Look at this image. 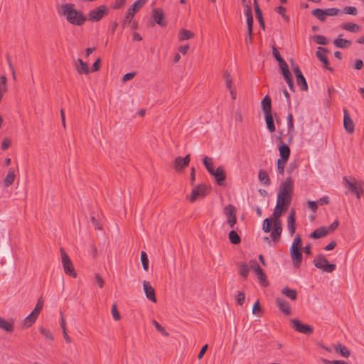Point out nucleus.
<instances>
[{"label":"nucleus","mask_w":364,"mask_h":364,"mask_svg":"<svg viewBox=\"0 0 364 364\" xmlns=\"http://www.w3.org/2000/svg\"><path fill=\"white\" fill-rule=\"evenodd\" d=\"M335 350L339 353L343 357L348 358L350 355V351L348 349L341 344H337L334 346Z\"/></svg>","instance_id":"nucleus-34"},{"label":"nucleus","mask_w":364,"mask_h":364,"mask_svg":"<svg viewBox=\"0 0 364 364\" xmlns=\"http://www.w3.org/2000/svg\"><path fill=\"white\" fill-rule=\"evenodd\" d=\"M318 202H315V201H309L308 205H309V208L314 212H315L317 209V207H318Z\"/></svg>","instance_id":"nucleus-63"},{"label":"nucleus","mask_w":364,"mask_h":364,"mask_svg":"<svg viewBox=\"0 0 364 364\" xmlns=\"http://www.w3.org/2000/svg\"><path fill=\"white\" fill-rule=\"evenodd\" d=\"M108 13V8L105 5H101L99 7L92 10L89 13L90 20L93 21H99L104 16Z\"/></svg>","instance_id":"nucleus-9"},{"label":"nucleus","mask_w":364,"mask_h":364,"mask_svg":"<svg viewBox=\"0 0 364 364\" xmlns=\"http://www.w3.org/2000/svg\"><path fill=\"white\" fill-rule=\"evenodd\" d=\"M291 63L292 70H293L294 73L295 74L296 77L301 75L302 73H301L299 66L297 65L294 64L292 60L291 61Z\"/></svg>","instance_id":"nucleus-57"},{"label":"nucleus","mask_w":364,"mask_h":364,"mask_svg":"<svg viewBox=\"0 0 364 364\" xmlns=\"http://www.w3.org/2000/svg\"><path fill=\"white\" fill-rule=\"evenodd\" d=\"M236 299L240 304H242L245 300V294L242 292H238Z\"/></svg>","instance_id":"nucleus-64"},{"label":"nucleus","mask_w":364,"mask_h":364,"mask_svg":"<svg viewBox=\"0 0 364 364\" xmlns=\"http://www.w3.org/2000/svg\"><path fill=\"white\" fill-rule=\"evenodd\" d=\"M314 262L316 267L322 269L327 272H331L336 268L334 264L328 263L327 259L322 256L315 258Z\"/></svg>","instance_id":"nucleus-10"},{"label":"nucleus","mask_w":364,"mask_h":364,"mask_svg":"<svg viewBox=\"0 0 364 364\" xmlns=\"http://www.w3.org/2000/svg\"><path fill=\"white\" fill-rule=\"evenodd\" d=\"M289 89L291 90H294V84H293V81H292V79H291V76H286V77H284Z\"/></svg>","instance_id":"nucleus-61"},{"label":"nucleus","mask_w":364,"mask_h":364,"mask_svg":"<svg viewBox=\"0 0 364 364\" xmlns=\"http://www.w3.org/2000/svg\"><path fill=\"white\" fill-rule=\"evenodd\" d=\"M146 1V0L136 1L132 7L128 10L124 19V23H130L134 18L135 13L137 12L144 6Z\"/></svg>","instance_id":"nucleus-11"},{"label":"nucleus","mask_w":364,"mask_h":364,"mask_svg":"<svg viewBox=\"0 0 364 364\" xmlns=\"http://www.w3.org/2000/svg\"><path fill=\"white\" fill-rule=\"evenodd\" d=\"M287 229L292 236L295 232V213L292 211L287 218Z\"/></svg>","instance_id":"nucleus-25"},{"label":"nucleus","mask_w":364,"mask_h":364,"mask_svg":"<svg viewBox=\"0 0 364 364\" xmlns=\"http://www.w3.org/2000/svg\"><path fill=\"white\" fill-rule=\"evenodd\" d=\"M141 261L142 263L143 268L145 271L148 270L149 265V259L147 257V255L145 252H141Z\"/></svg>","instance_id":"nucleus-46"},{"label":"nucleus","mask_w":364,"mask_h":364,"mask_svg":"<svg viewBox=\"0 0 364 364\" xmlns=\"http://www.w3.org/2000/svg\"><path fill=\"white\" fill-rule=\"evenodd\" d=\"M250 266L251 269L255 272L257 279L259 280L260 283L262 285H265L266 279L262 269L259 267V264L255 260H252L250 262Z\"/></svg>","instance_id":"nucleus-14"},{"label":"nucleus","mask_w":364,"mask_h":364,"mask_svg":"<svg viewBox=\"0 0 364 364\" xmlns=\"http://www.w3.org/2000/svg\"><path fill=\"white\" fill-rule=\"evenodd\" d=\"M255 1V12H256V17L257 18L259 23H262V12L259 8V6L257 3V0H254Z\"/></svg>","instance_id":"nucleus-53"},{"label":"nucleus","mask_w":364,"mask_h":364,"mask_svg":"<svg viewBox=\"0 0 364 364\" xmlns=\"http://www.w3.org/2000/svg\"><path fill=\"white\" fill-rule=\"evenodd\" d=\"M111 312H112V317L115 321H119L121 318L120 314L117 310L116 304H114L112 305Z\"/></svg>","instance_id":"nucleus-48"},{"label":"nucleus","mask_w":364,"mask_h":364,"mask_svg":"<svg viewBox=\"0 0 364 364\" xmlns=\"http://www.w3.org/2000/svg\"><path fill=\"white\" fill-rule=\"evenodd\" d=\"M43 302L44 301H43V298H40L38 300L37 304H36L34 309L33 310V311L36 312V314H38L39 315V313L41 312V311L43 309Z\"/></svg>","instance_id":"nucleus-52"},{"label":"nucleus","mask_w":364,"mask_h":364,"mask_svg":"<svg viewBox=\"0 0 364 364\" xmlns=\"http://www.w3.org/2000/svg\"><path fill=\"white\" fill-rule=\"evenodd\" d=\"M328 230L325 227H321L316 230L312 234L311 237L315 239L323 237L327 235Z\"/></svg>","instance_id":"nucleus-33"},{"label":"nucleus","mask_w":364,"mask_h":364,"mask_svg":"<svg viewBox=\"0 0 364 364\" xmlns=\"http://www.w3.org/2000/svg\"><path fill=\"white\" fill-rule=\"evenodd\" d=\"M292 324V327L297 331L304 333V334H310L313 331V328L306 324H304L301 323L297 319H293L291 321Z\"/></svg>","instance_id":"nucleus-13"},{"label":"nucleus","mask_w":364,"mask_h":364,"mask_svg":"<svg viewBox=\"0 0 364 364\" xmlns=\"http://www.w3.org/2000/svg\"><path fill=\"white\" fill-rule=\"evenodd\" d=\"M282 293L293 301L296 299L297 294L296 291L294 289L285 287L282 290Z\"/></svg>","instance_id":"nucleus-36"},{"label":"nucleus","mask_w":364,"mask_h":364,"mask_svg":"<svg viewBox=\"0 0 364 364\" xmlns=\"http://www.w3.org/2000/svg\"><path fill=\"white\" fill-rule=\"evenodd\" d=\"M343 181L344 186L353 194L355 195L357 198H360L363 194V188L361 182L358 181L355 178L348 179L346 177L343 178Z\"/></svg>","instance_id":"nucleus-5"},{"label":"nucleus","mask_w":364,"mask_h":364,"mask_svg":"<svg viewBox=\"0 0 364 364\" xmlns=\"http://www.w3.org/2000/svg\"><path fill=\"white\" fill-rule=\"evenodd\" d=\"M294 180L291 177H287L279 186L277 201L289 205L294 192Z\"/></svg>","instance_id":"nucleus-1"},{"label":"nucleus","mask_w":364,"mask_h":364,"mask_svg":"<svg viewBox=\"0 0 364 364\" xmlns=\"http://www.w3.org/2000/svg\"><path fill=\"white\" fill-rule=\"evenodd\" d=\"M258 178L260 182L264 183V185H269V178L267 175V173L264 170H260L259 171L258 174Z\"/></svg>","instance_id":"nucleus-38"},{"label":"nucleus","mask_w":364,"mask_h":364,"mask_svg":"<svg viewBox=\"0 0 364 364\" xmlns=\"http://www.w3.org/2000/svg\"><path fill=\"white\" fill-rule=\"evenodd\" d=\"M142 284L146 297L153 302H156L154 289L151 287L149 282L144 280Z\"/></svg>","instance_id":"nucleus-15"},{"label":"nucleus","mask_w":364,"mask_h":364,"mask_svg":"<svg viewBox=\"0 0 364 364\" xmlns=\"http://www.w3.org/2000/svg\"><path fill=\"white\" fill-rule=\"evenodd\" d=\"M314 40L319 45H326L328 43V40L323 36H315Z\"/></svg>","instance_id":"nucleus-49"},{"label":"nucleus","mask_w":364,"mask_h":364,"mask_svg":"<svg viewBox=\"0 0 364 364\" xmlns=\"http://www.w3.org/2000/svg\"><path fill=\"white\" fill-rule=\"evenodd\" d=\"M312 14L320 19L321 21H323L326 19V14L325 10L321 9H314L312 11Z\"/></svg>","instance_id":"nucleus-40"},{"label":"nucleus","mask_w":364,"mask_h":364,"mask_svg":"<svg viewBox=\"0 0 364 364\" xmlns=\"http://www.w3.org/2000/svg\"><path fill=\"white\" fill-rule=\"evenodd\" d=\"M261 105H262V111H263L264 115L272 114L271 99L268 96H266L263 99V100L262 101Z\"/></svg>","instance_id":"nucleus-28"},{"label":"nucleus","mask_w":364,"mask_h":364,"mask_svg":"<svg viewBox=\"0 0 364 364\" xmlns=\"http://www.w3.org/2000/svg\"><path fill=\"white\" fill-rule=\"evenodd\" d=\"M135 73H129L123 76L122 81L127 82L128 80H130L135 76Z\"/></svg>","instance_id":"nucleus-60"},{"label":"nucleus","mask_w":364,"mask_h":364,"mask_svg":"<svg viewBox=\"0 0 364 364\" xmlns=\"http://www.w3.org/2000/svg\"><path fill=\"white\" fill-rule=\"evenodd\" d=\"M75 67L77 73H79L80 74L87 75L90 73L88 65L86 63H84L80 58H78L75 60Z\"/></svg>","instance_id":"nucleus-18"},{"label":"nucleus","mask_w":364,"mask_h":364,"mask_svg":"<svg viewBox=\"0 0 364 364\" xmlns=\"http://www.w3.org/2000/svg\"><path fill=\"white\" fill-rule=\"evenodd\" d=\"M229 239L233 244H238L240 242V238L235 230H232L229 233Z\"/></svg>","instance_id":"nucleus-45"},{"label":"nucleus","mask_w":364,"mask_h":364,"mask_svg":"<svg viewBox=\"0 0 364 364\" xmlns=\"http://www.w3.org/2000/svg\"><path fill=\"white\" fill-rule=\"evenodd\" d=\"M224 214L226 218L227 224L230 228L234 229L237 221L236 210L235 207L232 205H228L224 209Z\"/></svg>","instance_id":"nucleus-8"},{"label":"nucleus","mask_w":364,"mask_h":364,"mask_svg":"<svg viewBox=\"0 0 364 364\" xmlns=\"http://www.w3.org/2000/svg\"><path fill=\"white\" fill-rule=\"evenodd\" d=\"M347 14L355 16L357 14V9L353 6H347L344 9Z\"/></svg>","instance_id":"nucleus-55"},{"label":"nucleus","mask_w":364,"mask_h":364,"mask_svg":"<svg viewBox=\"0 0 364 364\" xmlns=\"http://www.w3.org/2000/svg\"><path fill=\"white\" fill-rule=\"evenodd\" d=\"M164 16V14L162 9H154L152 11V18H154V21L161 26H165L164 22L163 21V18Z\"/></svg>","instance_id":"nucleus-21"},{"label":"nucleus","mask_w":364,"mask_h":364,"mask_svg":"<svg viewBox=\"0 0 364 364\" xmlns=\"http://www.w3.org/2000/svg\"><path fill=\"white\" fill-rule=\"evenodd\" d=\"M289 252L294 267H299L302 260V242L299 235L294 237Z\"/></svg>","instance_id":"nucleus-4"},{"label":"nucleus","mask_w":364,"mask_h":364,"mask_svg":"<svg viewBox=\"0 0 364 364\" xmlns=\"http://www.w3.org/2000/svg\"><path fill=\"white\" fill-rule=\"evenodd\" d=\"M262 230L264 232H271V237L277 241L282 232V220H270L264 219L262 223Z\"/></svg>","instance_id":"nucleus-3"},{"label":"nucleus","mask_w":364,"mask_h":364,"mask_svg":"<svg viewBox=\"0 0 364 364\" xmlns=\"http://www.w3.org/2000/svg\"><path fill=\"white\" fill-rule=\"evenodd\" d=\"M296 77V82L298 85H299L303 90H307L308 86L306 81V79L304 78V75L301 74Z\"/></svg>","instance_id":"nucleus-41"},{"label":"nucleus","mask_w":364,"mask_h":364,"mask_svg":"<svg viewBox=\"0 0 364 364\" xmlns=\"http://www.w3.org/2000/svg\"><path fill=\"white\" fill-rule=\"evenodd\" d=\"M60 325L63 331V336L65 341L68 343H70L72 342V338L68 336L66 326H65V320L64 318V316L63 313H60Z\"/></svg>","instance_id":"nucleus-26"},{"label":"nucleus","mask_w":364,"mask_h":364,"mask_svg":"<svg viewBox=\"0 0 364 364\" xmlns=\"http://www.w3.org/2000/svg\"><path fill=\"white\" fill-rule=\"evenodd\" d=\"M326 16H336L339 13V9L336 8L327 9L325 10Z\"/></svg>","instance_id":"nucleus-56"},{"label":"nucleus","mask_w":364,"mask_h":364,"mask_svg":"<svg viewBox=\"0 0 364 364\" xmlns=\"http://www.w3.org/2000/svg\"><path fill=\"white\" fill-rule=\"evenodd\" d=\"M289 205L288 204L277 201L272 215L267 219L270 220H281L282 214L287 210Z\"/></svg>","instance_id":"nucleus-12"},{"label":"nucleus","mask_w":364,"mask_h":364,"mask_svg":"<svg viewBox=\"0 0 364 364\" xmlns=\"http://www.w3.org/2000/svg\"><path fill=\"white\" fill-rule=\"evenodd\" d=\"M60 13L65 16L70 23L77 26L82 25L85 20L82 14L71 4H63L60 6Z\"/></svg>","instance_id":"nucleus-2"},{"label":"nucleus","mask_w":364,"mask_h":364,"mask_svg":"<svg viewBox=\"0 0 364 364\" xmlns=\"http://www.w3.org/2000/svg\"><path fill=\"white\" fill-rule=\"evenodd\" d=\"M343 126L346 131L348 133H353L354 131V123L346 109L343 110Z\"/></svg>","instance_id":"nucleus-16"},{"label":"nucleus","mask_w":364,"mask_h":364,"mask_svg":"<svg viewBox=\"0 0 364 364\" xmlns=\"http://www.w3.org/2000/svg\"><path fill=\"white\" fill-rule=\"evenodd\" d=\"M15 177H16L15 170L14 168H10L9 170V172H8L6 176L4 179V186H11L14 183V181L15 180Z\"/></svg>","instance_id":"nucleus-29"},{"label":"nucleus","mask_w":364,"mask_h":364,"mask_svg":"<svg viewBox=\"0 0 364 364\" xmlns=\"http://www.w3.org/2000/svg\"><path fill=\"white\" fill-rule=\"evenodd\" d=\"M327 52H328V50L326 48H324L322 47H318V50L316 53V55L317 58L319 59V60L323 63L324 67L326 69H330L328 59L326 57V55L323 54V53H327Z\"/></svg>","instance_id":"nucleus-23"},{"label":"nucleus","mask_w":364,"mask_h":364,"mask_svg":"<svg viewBox=\"0 0 364 364\" xmlns=\"http://www.w3.org/2000/svg\"><path fill=\"white\" fill-rule=\"evenodd\" d=\"M38 316V314L32 311L31 313L23 320V326L26 328L31 326L36 322Z\"/></svg>","instance_id":"nucleus-27"},{"label":"nucleus","mask_w":364,"mask_h":364,"mask_svg":"<svg viewBox=\"0 0 364 364\" xmlns=\"http://www.w3.org/2000/svg\"><path fill=\"white\" fill-rule=\"evenodd\" d=\"M0 328L7 332H11L14 330L13 322L0 317Z\"/></svg>","instance_id":"nucleus-31"},{"label":"nucleus","mask_w":364,"mask_h":364,"mask_svg":"<svg viewBox=\"0 0 364 364\" xmlns=\"http://www.w3.org/2000/svg\"><path fill=\"white\" fill-rule=\"evenodd\" d=\"M287 125H288V132L289 134V138L291 139L293 137L294 122H287Z\"/></svg>","instance_id":"nucleus-62"},{"label":"nucleus","mask_w":364,"mask_h":364,"mask_svg":"<svg viewBox=\"0 0 364 364\" xmlns=\"http://www.w3.org/2000/svg\"><path fill=\"white\" fill-rule=\"evenodd\" d=\"M203 164L209 173L213 172V169H215L213 167V160L211 158L205 156L203 159Z\"/></svg>","instance_id":"nucleus-43"},{"label":"nucleus","mask_w":364,"mask_h":364,"mask_svg":"<svg viewBox=\"0 0 364 364\" xmlns=\"http://www.w3.org/2000/svg\"><path fill=\"white\" fill-rule=\"evenodd\" d=\"M194 37V33L187 29L182 28L178 31V38L179 41H183L191 39Z\"/></svg>","instance_id":"nucleus-24"},{"label":"nucleus","mask_w":364,"mask_h":364,"mask_svg":"<svg viewBox=\"0 0 364 364\" xmlns=\"http://www.w3.org/2000/svg\"><path fill=\"white\" fill-rule=\"evenodd\" d=\"M264 119H265L267 129L270 132H274L275 131V126L274 124L272 114L264 115Z\"/></svg>","instance_id":"nucleus-32"},{"label":"nucleus","mask_w":364,"mask_h":364,"mask_svg":"<svg viewBox=\"0 0 364 364\" xmlns=\"http://www.w3.org/2000/svg\"><path fill=\"white\" fill-rule=\"evenodd\" d=\"M280 156V160L288 161L290 155V149L284 143L282 142L279 144L278 147Z\"/></svg>","instance_id":"nucleus-20"},{"label":"nucleus","mask_w":364,"mask_h":364,"mask_svg":"<svg viewBox=\"0 0 364 364\" xmlns=\"http://www.w3.org/2000/svg\"><path fill=\"white\" fill-rule=\"evenodd\" d=\"M245 15L247 17V32L249 33H252V24H253V18L252 15V9H244Z\"/></svg>","instance_id":"nucleus-30"},{"label":"nucleus","mask_w":364,"mask_h":364,"mask_svg":"<svg viewBox=\"0 0 364 364\" xmlns=\"http://www.w3.org/2000/svg\"><path fill=\"white\" fill-rule=\"evenodd\" d=\"M287 161L277 159V171L282 175L284 174V168H285Z\"/></svg>","instance_id":"nucleus-47"},{"label":"nucleus","mask_w":364,"mask_h":364,"mask_svg":"<svg viewBox=\"0 0 364 364\" xmlns=\"http://www.w3.org/2000/svg\"><path fill=\"white\" fill-rule=\"evenodd\" d=\"M279 68L282 70V75L284 77H286V76H291V73L288 68V65L284 60H280V63H279Z\"/></svg>","instance_id":"nucleus-39"},{"label":"nucleus","mask_w":364,"mask_h":364,"mask_svg":"<svg viewBox=\"0 0 364 364\" xmlns=\"http://www.w3.org/2000/svg\"><path fill=\"white\" fill-rule=\"evenodd\" d=\"M276 11L280 14L282 18L286 21H289V18L288 16L286 15V9L283 6H278L277 8H276Z\"/></svg>","instance_id":"nucleus-50"},{"label":"nucleus","mask_w":364,"mask_h":364,"mask_svg":"<svg viewBox=\"0 0 364 364\" xmlns=\"http://www.w3.org/2000/svg\"><path fill=\"white\" fill-rule=\"evenodd\" d=\"M342 28L350 32H357L360 30V26L353 23H345L342 24Z\"/></svg>","instance_id":"nucleus-35"},{"label":"nucleus","mask_w":364,"mask_h":364,"mask_svg":"<svg viewBox=\"0 0 364 364\" xmlns=\"http://www.w3.org/2000/svg\"><path fill=\"white\" fill-rule=\"evenodd\" d=\"M249 273V269L245 264H242L240 269V274L242 277H246Z\"/></svg>","instance_id":"nucleus-54"},{"label":"nucleus","mask_w":364,"mask_h":364,"mask_svg":"<svg viewBox=\"0 0 364 364\" xmlns=\"http://www.w3.org/2000/svg\"><path fill=\"white\" fill-rule=\"evenodd\" d=\"M252 314L257 317L262 316V309L259 304V301H257L255 303V304L252 307Z\"/></svg>","instance_id":"nucleus-42"},{"label":"nucleus","mask_w":364,"mask_h":364,"mask_svg":"<svg viewBox=\"0 0 364 364\" xmlns=\"http://www.w3.org/2000/svg\"><path fill=\"white\" fill-rule=\"evenodd\" d=\"M60 254L62 264L65 273L74 278L77 277V273L75 271L73 262L63 248L60 249Z\"/></svg>","instance_id":"nucleus-6"},{"label":"nucleus","mask_w":364,"mask_h":364,"mask_svg":"<svg viewBox=\"0 0 364 364\" xmlns=\"http://www.w3.org/2000/svg\"><path fill=\"white\" fill-rule=\"evenodd\" d=\"M225 83H226V86L228 87V89H232V79L230 78V76L228 73H225Z\"/></svg>","instance_id":"nucleus-59"},{"label":"nucleus","mask_w":364,"mask_h":364,"mask_svg":"<svg viewBox=\"0 0 364 364\" xmlns=\"http://www.w3.org/2000/svg\"><path fill=\"white\" fill-rule=\"evenodd\" d=\"M39 331L46 338L50 340V341H53L54 339V336H53V333L49 330L45 328L43 326H40Z\"/></svg>","instance_id":"nucleus-44"},{"label":"nucleus","mask_w":364,"mask_h":364,"mask_svg":"<svg viewBox=\"0 0 364 364\" xmlns=\"http://www.w3.org/2000/svg\"><path fill=\"white\" fill-rule=\"evenodd\" d=\"M152 323L159 332L165 336H168V333L165 331L164 328L161 326L157 321H153Z\"/></svg>","instance_id":"nucleus-51"},{"label":"nucleus","mask_w":364,"mask_h":364,"mask_svg":"<svg viewBox=\"0 0 364 364\" xmlns=\"http://www.w3.org/2000/svg\"><path fill=\"white\" fill-rule=\"evenodd\" d=\"M334 45L336 47L344 48L350 46L351 45V42L350 41L338 38L334 41Z\"/></svg>","instance_id":"nucleus-37"},{"label":"nucleus","mask_w":364,"mask_h":364,"mask_svg":"<svg viewBox=\"0 0 364 364\" xmlns=\"http://www.w3.org/2000/svg\"><path fill=\"white\" fill-rule=\"evenodd\" d=\"M0 88L1 90L6 91V77L5 76H1L0 77Z\"/></svg>","instance_id":"nucleus-58"},{"label":"nucleus","mask_w":364,"mask_h":364,"mask_svg":"<svg viewBox=\"0 0 364 364\" xmlns=\"http://www.w3.org/2000/svg\"><path fill=\"white\" fill-rule=\"evenodd\" d=\"M190 156L187 155L186 157H177L175 159L174 166L177 171H180L189 164Z\"/></svg>","instance_id":"nucleus-22"},{"label":"nucleus","mask_w":364,"mask_h":364,"mask_svg":"<svg viewBox=\"0 0 364 364\" xmlns=\"http://www.w3.org/2000/svg\"><path fill=\"white\" fill-rule=\"evenodd\" d=\"M276 303L280 311H282L286 315H290L291 313V307L289 304L282 298H277Z\"/></svg>","instance_id":"nucleus-17"},{"label":"nucleus","mask_w":364,"mask_h":364,"mask_svg":"<svg viewBox=\"0 0 364 364\" xmlns=\"http://www.w3.org/2000/svg\"><path fill=\"white\" fill-rule=\"evenodd\" d=\"M213 176L219 185L225 179V173L223 167H218L217 169H213V172L210 173Z\"/></svg>","instance_id":"nucleus-19"},{"label":"nucleus","mask_w":364,"mask_h":364,"mask_svg":"<svg viewBox=\"0 0 364 364\" xmlns=\"http://www.w3.org/2000/svg\"><path fill=\"white\" fill-rule=\"evenodd\" d=\"M207 186L206 185L201 183L198 186H196L188 197V199L191 202H194L197 200L202 199L205 197L207 195Z\"/></svg>","instance_id":"nucleus-7"}]
</instances>
